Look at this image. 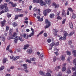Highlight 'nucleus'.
<instances>
[{"label":"nucleus","mask_w":76,"mask_h":76,"mask_svg":"<svg viewBox=\"0 0 76 76\" xmlns=\"http://www.w3.org/2000/svg\"><path fill=\"white\" fill-rule=\"evenodd\" d=\"M7 3H5L4 4V5L2 4H1L0 5V8L2 10L4 9V10L5 12H9V9H8V7H7Z\"/></svg>","instance_id":"obj_1"},{"label":"nucleus","mask_w":76,"mask_h":76,"mask_svg":"<svg viewBox=\"0 0 76 76\" xmlns=\"http://www.w3.org/2000/svg\"><path fill=\"white\" fill-rule=\"evenodd\" d=\"M64 34V37H61L59 38V39L60 41H62L63 39L64 40H66V36L68 35V33H67V32L65 31L63 32Z\"/></svg>","instance_id":"obj_2"},{"label":"nucleus","mask_w":76,"mask_h":76,"mask_svg":"<svg viewBox=\"0 0 76 76\" xmlns=\"http://www.w3.org/2000/svg\"><path fill=\"white\" fill-rule=\"evenodd\" d=\"M45 23H47L46 26H45V28L47 29V28H48L49 26H51V22L50 21H48V19H46L45 21Z\"/></svg>","instance_id":"obj_3"},{"label":"nucleus","mask_w":76,"mask_h":76,"mask_svg":"<svg viewBox=\"0 0 76 76\" xmlns=\"http://www.w3.org/2000/svg\"><path fill=\"white\" fill-rule=\"evenodd\" d=\"M16 34V33L15 32H14L12 34V35L11 36L10 35L8 36L7 37V39L8 40H10V39H14L15 38V36Z\"/></svg>","instance_id":"obj_4"},{"label":"nucleus","mask_w":76,"mask_h":76,"mask_svg":"<svg viewBox=\"0 0 76 76\" xmlns=\"http://www.w3.org/2000/svg\"><path fill=\"white\" fill-rule=\"evenodd\" d=\"M51 12V10L50 9H47L43 11V14L45 16H47V12L50 13Z\"/></svg>","instance_id":"obj_5"},{"label":"nucleus","mask_w":76,"mask_h":76,"mask_svg":"<svg viewBox=\"0 0 76 76\" xmlns=\"http://www.w3.org/2000/svg\"><path fill=\"white\" fill-rule=\"evenodd\" d=\"M39 3L40 6H45L46 3L45 2L43 1L42 0H39Z\"/></svg>","instance_id":"obj_6"},{"label":"nucleus","mask_w":76,"mask_h":76,"mask_svg":"<svg viewBox=\"0 0 76 76\" xmlns=\"http://www.w3.org/2000/svg\"><path fill=\"white\" fill-rule=\"evenodd\" d=\"M20 35L22 38H24L25 39H28V36L25 34H20Z\"/></svg>","instance_id":"obj_7"},{"label":"nucleus","mask_w":76,"mask_h":76,"mask_svg":"<svg viewBox=\"0 0 76 76\" xmlns=\"http://www.w3.org/2000/svg\"><path fill=\"white\" fill-rule=\"evenodd\" d=\"M47 72H48L46 73V75L47 76H51V75L50 74V73H52V71L50 69H47Z\"/></svg>","instance_id":"obj_8"},{"label":"nucleus","mask_w":76,"mask_h":76,"mask_svg":"<svg viewBox=\"0 0 76 76\" xmlns=\"http://www.w3.org/2000/svg\"><path fill=\"white\" fill-rule=\"evenodd\" d=\"M27 53H28V54H32V53L33 50H32V48H30L27 50Z\"/></svg>","instance_id":"obj_9"},{"label":"nucleus","mask_w":76,"mask_h":76,"mask_svg":"<svg viewBox=\"0 0 76 76\" xmlns=\"http://www.w3.org/2000/svg\"><path fill=\"white\" fill-rule=\"evenodd\" d=\"M53 32H54L53 35L55 36H57V32H58V30L57 29H53Z\"/></svg>","instance_id":"obj_10"},{"label":"nucleus","mask_w":76,"mask_h":76,"mask_svg":"<svg viewBox=\"0 0 76 76\" xmlns=\"http://www.w3.org/2000/svg\"><path fill=\"white\" fill-rule=\"evenodd\" d=\"M53 5L54 6L55 8H58L60 7L59 4H56L55 2H53Z\"/></svg>","instance_id":"obj_11"},{"label":"nucleus","mask_w":76,"mask_h":76,"mask_svg":"<svg viewBox=\"0 0 76 76\" xmlns=\"http://www.w3.org/2000/svg\"><path fill=\"white\" fill-rule=\"evenodd\" d=\"M9 4H10L12 5V7H16V6H17V4H16L15 3H13V2L12 1H10L9 2Z\"/></svg>","instance_id":"obj_12"},{"label":"nucleus","mask_w":76,"mask_h":76,"mask_svg":"<svg viewBox=\"0 0 76 76\" xmlns=\"http://www.w3.org/2000/svg\"><path fill=\"white\" fill-rule=\"evenodd\" d=\"M6 22V21L5 20V19H4V20L2 21L1 22V26H4V25H5V23Z\"/></svg>","instance_id":"obj_13"},{"label":"nucleus","mask_w":76,"mask_h":76,"mask_svg":"<svg viewBox=\"0 0 76 76\" xmlns=\"http://www.w3.org/2000/svg\"><path fill=\"white\" fill-rule=\"evenodd\" d=\"M17 34H15V35L14 36V39H15L14 42L15 43H17L18 42V37H17Z\"/></svg>","instance_id":"obj_14"},{"label":"nucleus","mask_w":76,"mask_h":76,"mask_svg":"<svg viewBox=\"0 0 76 76\" xmlns=\"http://www.w3.org/2000/svg\"><path fill=\"white\" fill-rule=\"evenodd\" d=\"M62 17H66V13H65V10L64 9L62 10Z\"/></svg>","instance_id":"obj_15"},{"label":"nucleus","mask_w":76,"mask_h":76,"mask_svg":"<svg viewBox=\"0 0 76 76\" xmlns=\"http://www.w3.org/2000/svg\"><path fill=\"white\" fill-rule=\"evenodd\" d=\"M65 57L66 56L63 55H62L60 57L62 61H64L65 60Z\"/></svg>","instance_id":"obj_16"},{"label":"nucleus","mask_w":76,"mask_h":76,"mask_svg":"<svg viewBox=\"0 0 76 76\" xmlns=\"http://www.w3.org/2000/svg\"><path fill=\"white\" fill-rule=\"evenodd\" d=\"M1 38L3 41V42H5V41H6V39H5V37L4 36L3 34H2L1 35Z\"/></svg>","instance_id":"obj_17"},{"label":"nucleus","mask_w":76,"mask_h":76,"mask_svg":"<svg viewBox=\"0 0 76 76\" xmlns=\"http://www.w3.org/2000/svg\"><path fill=\"white\" fill-rule=\"evenodd\" d=\"M17 39H18V40H19L20 41H22V42L23 41H24V40L22 38V37H17Z\"/></svg>","instance_id":"obj_18"},{"label":"nucleus","mask_w":76,"mask_h":76,"mask_svg":"<svg viewBox=\"0 0 76 76\" xmlns=\"http://www.w3.org/2000/svg\"><path fill=\"white\" fill-rule=\"evenodd\" d=\"M29 47V44H28L27 45H24V47L23 48L24 50H26L27 49V48H28V47Z\"/></svg>","instance_id":"obj_19"},{"label":"nucleus","mask_w":76,"mask_h":76,"mask_svg":"<svg viewBox=\"0 0 76 76\" xmlns=\"http://www.w3.org/2000/svg\"><path fill=\"white\" fill-rule=\"evenodd\" d=\"M14 10L15 12H22V10L18 8H15V9Z\"/></svg>","instance_id":"obj_20"},{"label":"nucleus","mask_w":76,"mask_h":76,"mask_svg":"<svg viewBox=\"0 0 76 76\" xmlns=\"http://www.w3.org/2000/svg\"><path fill=\"white\" fill-rule=\"evenodd\" d=\"M45 1L49 5H50L51 4V0H45Z\"/></svg>","instance_id":"obj_21"},{"label":"nucleus","mask_w":76,"mask_h":76,"mask_svg":"<svg viewBox=\"0 0 76 76\" xmlns=\"http://www.w3.org/2000/svg\"><path fill=\"white\" fill-rule=\"evenodd\" d=\"M13 32V29L11 28H10L9 31V34L10 35H12V33Z\"/></svg>","instance_id":"obj_22"},{"label":"nucleus","mask_w":76,"mask_h":76,"mask_svg":"<svg viewBox=\"0 0 76 76\" xmlns=\"http://www.w3.org/2000/svg\"><path fill=\"white\" fill-rule=\"evenodd\" d=\"M55 16V15L54 13L50 14V18H51L52 19H53Z\"/></svg>","instance_id":"obj_23"},{"label":"nucleus","mask_w":76,"mask_h":76,"mask_svg":"<svg viewBox=\"0 0 76 76\" xmlns=\"http://www.w3.org/2000/svg\"><path fill=\"white\" fill-rule=\"evenodd\" d=\"M34 34H35V33L34 32H32V33H31V34L28 35V38H30V37H31L32 36H34Z\"/></svg>","instance_id":"obj_24"},{"label":"nucleus","mask_w":76,"mask_h":76,"mask_svg":"<svg viewBox=\"0 0 76 76\" xmlns=\"http://www.w3.org/2000/svg\"><path fill=\"white\" fill-rule=\"evenodd\" d=\"M69 25L70 28H71V29H72V28H73V23H72V22H70L69 23Z\"/></svg>","instance_id":"obj_25"},{"label":"nucleus","mask_w":76,"mask_h":76,"mask_svg":"<svg viewBox=\"0 0 76 76\" xmlns=\"http://www.w3.org/2000/svg\"><path fill=\"white\" fill-rule=\"evenodd\" d=\"M39 0H33V3H39Z\"/></svg>","instance_id":"obj_26"},{"label":"nucleus","mask_w":76,"mask_h":76,"mask_svg":"<svg viewBox=\"0 0 76 76\" xmlns=\"http://www.w3.org/2000/svg\"><path fill=\"white\" fill-rule=\"evenodd\" d=\"M66 73H68V74H70L71 73V71H70V69H67Z\"/></svg>","instance_id":"obj_27"},{"label":"nucleus","mask_w":76,"mask_h":76,"mask_svg":"<svg viewBox=\"0 0 76 76\" xmlns=\"http://www.w3.org/2000/svg\"><path fill=\"white\" fill-rule=\"evenodd\" d=\"M23 66L24 67V69H27L28 67H27V64H23Z\"/></svg>","instance_id":"obj_28"},{"label":"nucleus","mask_w":76,"mask_h":76,"mask_svg":"<svg viewBox=\"0 0 76 76\" xmlns=\"http://www.w3.org/2000/svg\"><path fill=\"white\" fill-rule=\"evenodd\" d=\"M12 26L14 27H15V26H18V24L15 22L13 23H12Z\"/></svg>","instance_id":"obj_29"},{"label":"nucleus","mask_w":76,"mask_h":76,"mask_svg":"<svg viewBox=\"0 0 76 76\" xmlns=\"http://www.w3.org/2000/svg\"><path fill=\"white\" fill-rule=\"evenodd\" d=\"M72 54H73V56L74 57H76V50H74L72 51Z\"/></svg>","instance_id":"obj_30"},{"label":"nucleus","mask_w":76,"mask_h":76,"mask_svg":"<svg viewBox=\"0 0 76 76\" xmlns=\"http://www.w3.org/2000/svg\"><path fill=\"white\" fill-rule=\"evenodd\" d=\"M43 33H44V31H42L37 35V37H38V36L39 35H41V34H42Z\"/></svg>","instance_id":"obj_31"},{"label":"nucleus","mask_w":76,"mask_h":76,"mask_svg":"<svg viewBox=\"0 0 76 76\" xmlns=\"http://www.w3.org/2000/svg\"><path fill=\"white\" fill-rule=\"evenodd\" d=\"M56 45V44L54 42H53L51 43L50 45L51 47H53V46H54Z\"/></svg>","instance_id":"obj_32"},{"label":"nucleus","mask_w":76,"mask_h":76,"mask_svg":"<svg viewBox=\"0 0 76 76\" xmlns=\"http://www.w3.org/2000/svg\"><path fill=\"white\" fill-rule=\"evenodd\" d=\"M30 60L31 61H35V60H36V58H30Z\"/></svg>","instance_id":"obj_33"},{"label":"nucleus","mask_w":76,"mask_h":76,"mask_svg":"<svg viewBox=\"0 0 76 76\" xmlns=\"http://www.w3.org/2000/svg\"><path fill=\"white\" fill-rule=\"evenodd\" d=\"M56 76H62V73L61 72H59Z\"/></svg>","instance_id":"obj_34"},{"label":"nucleus","mask_w":76,"mask_h":76,"mask_svg":"<svg viewBox=\"0 0 76 76\" xmlns=\"http://www.w3.org/2000/svg\"><path fill=\"white\" fill-rule=\"evenodd\" d=\"M7 16L8 18H10L12 16V15L9 13H7Z\"/></svg>","instance_id":"obj_35"},{"label":"nucleus","mask_w":76,"mask_h":76,"mask_svg":"<svg viewBox=\"0 0 76 76\" xmlns=\"http://www.w3.org/2000/svg\"><path fill=\"white\" fill-rule=\"evenodd\" d=\"M58 69H61L60 66H58V67H56L55 68V70H58Z\"/></svg>","instance_id":"obj_36"},{"label":"nucleus","mask_w":76,"mask_h":76,"mask_svg":"<svg viewBox=\"0 0 76 76\" xmlns=\"http://www.w3.org/2000/svg\"><path fill=\"white\" fill-rule=\"evenodd\" d=\"M68 10H69V11H70V12H73L74 11L73 9H72L70 7L68 8Z\"/></svg>","instance_id":"obj_37"},{"label":"nucleus","mask_w":76,"mask_h":76,"mask_svg":"<svg viewBox=\"0 0 76 76\" xmlns=\"http://www.w3.org/2000/svg\"><path fill=\"white\" fill-rule=\"evenodd\" d=\"M19 15H15V17L14 18L15 20H17L18 19Z\"/></svg>","instance_id":"obj_38"},{"label":"nucleus","mask_w":76,"mask_h":76,"mask_svg":"<svg viewBox=\"0 0 76 76\" xmlns=\"http://www.w3.org/2000/svg\"><path fill=\"white\" fill-rule=\"evenodd\" d=\"M7 61V59H6V58H4L3 60V63H6Z\"/></svg>","instance_id":"obj_39"},{"label":"nucleus","mask_w":76,"mask_h":76,"mask_svg":"<svg viewBox=\"0 0 76 76\" xmlns=\"http://www.w3.org/2000/svg\"><path fill=\"white\" fill-rule=\"evenodd\" d=\"M39 73L40 75H42V76H43V75H44V73L42 71H40L39 72Z\"/></svg>","instance_id":"obj_40"},{"label":"nucleus","mask_w":76,"mask_h":76,"mask_svg":"<svg viewBox=\"0 0 76 76\" xmlns=\"http://www.w3.org/2000/svg\"><path fill=\"white\" fill-rule=\"evenodd\" d=\"M4 69V66H1L0 68V71L3 70V69Z\"/></svg>","instance_id":"obj_41"},{"label":"nucleus","mask_w":76,"mask_h":76,"mask_svg":"<svg viewBox=\"0 0 76 76\" xmlns=\"http://www.w3.org/2000/svg\"><path fill=\"white\" fill-rule=\"evenodd\" d=\"M73 34H74V31H72L69 34V35L70 36V37H71V36H72V35H73Z\"/></svg>","instance_id":"obj_42"},{"label":"nucleus","mask_w":76,"mask_h":76,"mask_svg":"<svg viewBox=\"0 0 76 76\" xmlns=\"http://www.w3.org/2000/svg\"><path fill=\"white\" fill-rule=\"evenodd\" d=\"M66 70V67H64L62 68V72H64Z\"/></svg>","instance_id":"obj_43"},{"label":"nucleus","mask_w":76,"mask_h":76,"mask_svg":"<svg viewBox=\"0 0 76 76\" xmlns=\"http://www.w3.org/2000/svg\"><path fill=\"white\" fill-rule=\"evenodd\" d=\"M43 20V18H40L38 20V21H39V22H42Z\"/></svg>","instance_id":"obj_44"},{"label":"nucleus","mask_w":76,"mask_h":76,"mask_svg":"<svg viewBox=\"0 0 76 76\" xmlns=\"http://www.w3.org/2000/svg\"><path fill=\"white\" fill-rule=\"evenodd\" d=\"M26 62H28V63H32L31 61V60H29V59H26Z\"/></svg>","instance_id":"obj_45"},{"label":"nucleus","mask_w":76,"mask_h":76,"mask_svg":"<svg viewBox=\"0 0 76 76\" xmlns=\"http://www.w3.org/2000/svg\"><path fill=\"white\" fill-rule=\"evenodd\" d=\"M66 19H64L62 22V24H64L65 23V22H66Z\"/></svg>","instance_id":"obj_46"},{"label":"nucleus","mask_w":76,"mask_h":76,"mask_svg":"<svg viewBox=\"0 0 76 76\" xmlns=\"http://www.w3.org/2000/svg\"><path fill=\"white\" fill-rule=\"evenodd\" d=\"M23 70L25 71L26 73H28V72H29V71H28V70L26 69H23Z\"/></svg>","instance_id":"obj_47"},{"label":"nucleus","mask_w":76,"mask_h":76,"mask_svg":"<svg viewBox=\"0 0 76 76\" xmlns=\"http://www.w3.org/2000/svg\"><path fill=\"white\" fill-rule=\"evenodd\" d=\"M10 47V45H8L6 48V50H8Z\"/></svg>","instance_id":"obj_48"},{"label":"nucleus","mask_w":76,"mask_h":76,"mask_svg":"<svg viewBox=\"0 0 76 76\" xmlns=\"http://www.w3.org/2000/svg\"><path fill=\"white\" fill-rule=\"evenodd\" d=\"M73 64L75 65V64H76V58L74 59L73 60Z\"/></svg>","instance_id":"obj_49"},{"label":"nucleus","mask_w":76,"mask_h":76,"mask_svg":"<svg viewBox=\"0 0 76 76\" xmlns=\"http://www.w3.org/2000/svg\"><path fill=\"white\" fill-rule=\"evenodd\" d=\"M60 13H61V12L60 11H59L58 12H57L56 13V16H59V15H60Z\"/></svg>","instance_id":"obj_50"},{"label":"nucleus","mask_w":76,"mask_h":76,"mask_svg":"<svg viewBox=\"0 0 76 76\" xmlns=\"http://www.w3.org/2000/svg\"><path fill=\"white\" fill-rule=\"evenodd\" d=\"M23 15H24L23 14H20L18 15V17L19 18H20V17H23Z\"/></svg>","instance_id":"obj_51"},{"label":"nucleus","mask_w":76,"mask_h":76,"mask_svg":"<svg viewBox=\"0 0 76 76\" xmlns=\"http://www.w3.org/2000/svg\"><path fill=\"white\" fill-rule=\"evenodd\" d=\"M47 41L48 43H50V42H51V39H48L47 40Z\"/></svg>","instance_id":"obj_52"},{"label":"nucleus","mask_w":76,"mask_h":76,"mask_svg":"<svg viewBox=\"0 0 76 76\" xmlns=\"http://www.w3.org/2000/svg\"><path fill=\"white\" fill-rule=\"evenodd\" d=\"M72 18H73V19H75V18H76V15H75V14L72 15Z\"/></svg>","instance_id":"obj_53"},{"label":"nucleus","mask_w":76,"mask_h":76,"mask_svg":"<svg viewBox=\"0 0 76 76\" xmlns=\"http://www.w3.org/2000/svg\"><path fill=\"white\" fill-rule=\"evenodd\" d=\"M9 29V26H6V30L7 31H8Z\"/></svg>","instance_id":"obj_54"},{"label":"nucleus","mask_w":76,"mask_h":76,"mask_svg":"<svg viewBox=\"0 0 76 76\" xmlns=\"http://www.w3.org/2000/svg\"><path fill=\"white\" fill-rule=\"evenodd\" d=\"M67 54L68 56H70V55H71V52H70L69 51H68L67 52Z\"/></svg>","instance_id":"obj_55"},{"label":"nucleus","mask_w":76,"mask_h":76,"mask_svg":"<svg viewBox=\"0 0 76 76\" xmlns=\"http://www.w3.org/2000/svg\"><path fill=\"white\" fill-rule=\"evenodd\" d=\"M43 35L45 37H47V33H44Z\"/></svg>","instance_id":"obj_56"},{"label":"nucleus","mask_w":76,"mask_h":76,"mask_svg":"<svg viewBox=\"0 0 76 76\" xmlns=\"http://www.w3.org/2000/svg\"><path fill=\"white\" fill-rule=\"evenodd\" d=\"M72 44V41H69L68 42V44L69 45H71Z\"/></svg>","instance_id":"obj_57"},{"label":"nucleus","mask_w":76,"mask_h":76,"mask_svg":"<svg viewBox=\"0 0 76 76\" xmlns=\"http://www.w3.org/2000/svg\"><path fill=\"white\" fill-rule=\"evenodd\" d=\"M57 19H60L61 20L62 19V18H61V17H60V16H58V17H57Z\"/></svg>","instance_id":"obj_58"},{"label":"nucleus","mask_w":76,"mask_h":76,"mask_svg":"<svg viewBox=\"0 0 76 76\" xmlns=\"http://www.w3.org/2000/svg\"><path fill=\"white\" fill-rule=\"evenodd\" d=\"M14 58V56H10V58L11 60L12 59H13Z\"/></svg>","instance_id":"obj_59"},{"label":"nucleus","mask_w":76,"mask_h":76,"mask_svg":"<svg viewBox=\"0 0 76 76\" xmlns=\"http://www.w3.org/2000/svg\"><path fill=\"white\" fill-rule=\"evenodd\" d=\"M34 12H36V11H37V8L35 7L34 9Z\"/></svg>","instance_id":"obj_60"},{"label":"nucleus","mask_w":76,"mask_h":76,"mask_svg":"<svg viewBox=\"0 0 76 76\" xmlns=\"http://www.w3.org/2000/svg\"><path fill=\"white\" fill-rule=\"evenodd\" d=\"M59 45V42H56V43L55 44V45L56 46H58V45Z\"/></svg>","instance_id":"obj_61"},{"label":"nucleus","mask_w":76,"mask_h":76,"mask_svg":"<svg viewBox=\"0 0 76 76\" xmlns=\"http://www.w3.org/2000/svg\"><path fill=\"white\" fill-rule=\"evenodd\" d=\"M22 51V50L19 48L17 49L18 52H20V51Z\"/></svg>","instance_id":"obj_62"},{"label":"nucleus","mask_w":76,"mask_h":76,"mask_svg":"<svg viewBox=\"0 0 76 76\" xmlns=\"http://www.w3.org/2000/svg\"><path fill=\"white\" fill-rule=\"evenodd\" d=\"M72 69L73 71H75V72H76V69L74 67L72 68Z\"/></svg>","instance_id":"obj_63"},{"label":"nucleus","mask_w":76,"mask_h":76,"mask_svg":"<svg viewBox=\"0 0 76 76\" xmlns=\"http://www.w3.org/2000/svg\"><path fill=\"white\" fill-rule=\"evenodd\" d=\"M56 60H57V58L56 57H54L53 58V61L54 62L56 61Z\"/></svg>","instance_id":"obj_64"}]
</instances>
